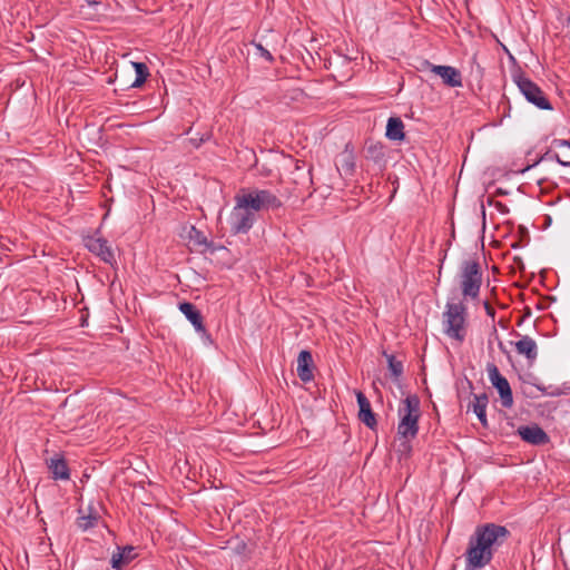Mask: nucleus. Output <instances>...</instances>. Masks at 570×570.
Returning <instances> with one entry per match:
<instances>
[{
	"mask_svg": "<svg viewBox=\"0 0 570 570\" xmlns=\"http://www.w3.org/2000/svg\"><path fill=\"white\" fill-rule=\"evenodd\" d=\"M88 250L97 255L102 262L112 265L115 255L108 242L102 237L89 236L85 239Z\"/></svg>",
	"mask_w": 570,
	"mask_h": 570,
	"instance_id": "1a4fd4ad",
	"label": "nucleus"
},
{
	"mask_svg": "<svg viewBox=\"0 0 570 570\" xmlns=\"http://www.w3.org/2000/svg\"><path fill=\"white\" fill-rule=\"evenodd\" d=\"M456 281L463 299L475 301L479 298L482 286V269L476 259H464L459 267Z\"/></svg>",
	"mask_w": 570,
	"mask_h": 570,
	"instance_id": "20e7f679",
	"label": "nucleus"
},
{
	"mask_svg": "<svg viewBox=\"0 0 570 570\" xmlns=\"http://www.w3.org/2000/svg\"><path fill=\"white\" fill-rule=\"evenodd\" d=\"M514 347L517 353L523 355L529 364H533L538 357V345L529 335H522L521 338L514 343Z\"/></svg>",
	"mask_w": 570,
	"mask_h": 570,
	"instance_id": "4468645a",
	"label": "nucleus"
},
{
	"mask_svg": "<svg viewBox=\"0 0 570 570\" xmlns=\"http://www.w3.org/2000/svg\"><path fill=\"white\" fill-rule=\"evenodd\" d=\"M256 48V50L259 52V55L268 62H272L274 60V57L272 56V53L265 49L262 43H256L254 42L253 43Z\"/></svg>",
	"mask_w": 570,
	"mask_h": 570,
	"instance_id": "bb28decb",
	"label": "nucleus"
},
{
	"mask_svg": "<svg viewBox=\"0 0 570 570\" xmlns=\"http://www.w3.org/2000/svg\"><path fill=\"white\" fill-rule=\"evenodd\" d=\"M236 197L255 214L259 210L275 209L282 206L279 198L267 189H253Z\"/></svg>",
	"mask_w": 570,
	"mask_h": 570,
	"instance_id": "423d86ee",
	"label": "nucleus"
},
{
	"mask_svg": "<svg viewBox=\"0 0 570 570\" xmlns=\"http://www.w3.org/2000/svg\"><path fill=\"white\" fill-rule=\"evenodd\" d=\"M505 527L495 523L478 525L469 539L464 553L465 570H478L489 564L494 552L509 537Z\"/></svg>",
	"mask_w": 570,
	"mask_h": 570,
	"instance_id": "f257e3e1",
	"label": "nucleus"
},
{
	"mask_svg": "<svg viewBox=\"0 0 570 570\" xmlns=\"http://www.w3.org/2000/svg\"><path fill=\"white\" fill-rule=\"evenodd\" d=\"M487 372L491 384L498 390L501 399V404L504 407H511L513 404V395L508 380L500 373L494 363L487 365Z\"/></svg>",
	"mask_w": 570,
	"mask_h": 570,
	"instance_id": "6e6552de",
	"label": "nucleus"
},
{
	"mask_svg": "<svg viewBox=\"0 0 570 570\" xmlns=\"http://www.w3.org/2000/svg\"><path fill=\"white\" fill-rule=\"evenodd\" d=\"M488 395L485 393L474 395L472 409L475 415L478 416L480 423L482 426H488V420H487V406H488Z\"/></svg>",
	"mask_w": 570,
	"mask_h": 570,
	"instance_id": "412c9836",
	"label": "nucleus"
},
{
	"mask_svg": "<svg viewBox=\"0 0 570 570\" xmlns=\"http://www.w3.org/2000/svg\"><path fill=\"white\" fill-rule=\"evenodd\" d=\"M397 435L401 439L412 440L419 432V419L421 416L420 399L415 394L402 400L399 410Z\"/></svg>",
	"mask_w": 570,
	"mask_h": 570,
	"instance_id": "7ed1b4c3",
	"label": "nucleus"
},
{
	"mask_svg": "<svg viewBox=\"0 0 570 570\" xmlns=\"http://www.w3.org/2000/svg\"><path fill=\"white\" fill-rule=\"evenodd\" d=\"M497 194H499V195H507V191H503L501 188H499V189L497 190Z\"/></svg>",
	"mask_w": 570,
	"mask_h": 570,
	"instance_id": "c756f323",
	"label": "nucleus"
},
{
	"mask_svg": "<svg viewBox=\"0 0 570 570\" xmlns=\"http://www.w3.org/2000/svg\"><path fill=\"white\" fill-rule=\"evenodd\" d=\"M557 151H548L541 157V161L546 159H556L562 166H570V141L557 139L553 141Z\"/></svg>",
	"mask_w": 570,
	"mask_h": 570,
	"instance_id": "ddd939ff",
	"label": "nucleus"
},
{
	"mask_svg": "<svg viewBox=\"0 0 570 570\" xmlns=\"http://www.w3.org/2000/svg\"><path fill=\"white\" fill-rule=\"evenodd\" d=\"M136 557L135 549L131 546L118 548V551L111 557V567L116 570H121Z\"/></svg>",
	"mask_w": 570,
	"mask_h": 570,
	"instance_id": "f3484780",
	"label": "nucleus"
},
{
	"mask_svg": "<svg viewBox=\"0 0 570 570\" xmlns=\"http://www.w3.org/2000/svg\"><path fill=\"white\" fill-rule=\"evenodd\" d=\"M340 161H341V167L346 175L353 174V171L355 169V159H354V156L352 153H347V151L343 153L341 155Z\"/></svg>",
	"mask_w": 570,
	"mask_h": 570,
	"instance_id": "393cba45",
	"label": "nucleus"
},
{
	"mask_svg": "<svg viewBox=\"0 0 570 570\" xmlns=\"http://www.w3.org/2000/svg\"><path fill=\"white\" fill-rule=\"evenodd\" d=\"M386 137L393 141L404 139V124L399 117H391L386 124Z\"/></svg>",
	"mask_w": 570,
	"mask_h": 570,
	"instance_id": "aec40b11",
	"label": "nucleus"
},
{
	"mask_svg": "<svg viewBox=\"0 0 570 570\" xmlns=\"http://www.w3.org/2000/svg\"><path fill=\"white\" fill-rule=\"evenodd\" d=\"M188 239L194 247L200 248L202 252H214L213 244L208 242L205 234L202 230L197 229L195 226L190 227L188 232Z\"/></svg>",
	"mask_w": 570,
	"mask_h": 570,
	"instance_id": "6ab92c4d",
	"label": "nucleus"
},
{
	"mask_svg": "<svg viewBox=\"0 0 570 570\" xmlns=\"http://www.w3.org/2000/svg\"><path fill=\"white\" fill-rule=\"evenodd\" d=\"M179 311L186 316V318L194 325L195 330L199 333H205L203 324V316L196 306L189 302L179 304Z\"/></svg>",
	"mask_w": 570,
	"mask_h": 570,
	"instance_id": "dca6fc26",
	"label": "nucleus"
},
{
	"mask_svg": "<svg viewBox=\"0 0 570 570\" xmlns=\"http://www.w3.org/2000/svg\"><path fill=\"white\" fill-rule=\"evenodd\" d=\"M521 439L533 445H542L549 442L548 434L538 425H523L518 429Z\"/></svg>",
	"mask_w": 570,
	"mask_h": 570,
	"instance_id": "f8f14e48",
	"label": "nucleus"
},
{
	"mask_svg": "<svg viewBox=\"0 0 570 570\" xmlns=\"http://www.w3.org/2000/svg\"><path fill=\"white\" fill-rule=\"evenodd\" d=\"M498 207H499V209H500L502 213L508 212V208H507L504 205H502L501 203H499V204H498Z\"/></svg>",
	"mask_w": 570,
	"mask_h": 570,
	"instance_id": "c85d7f7f",
	"label": "nucleus"
},
{
	"mask_svg": "<svg viewBox=\"0 0 570 570\" xmlns=\"http://www.w3.org/2000/svg\"><path fill=\"white\" fill-rule=\"evenodd\" d=\"M356 400L358 404V419L368 429L374 430L377 425L376 416L372 411L371 403L365 394L361 391L356 392Z\"/></svg>",
	"mask_w": 570,
	"mask_h": 570,
	"instance_id": "9d476101",
	"label": "nucleus"
},
{
	"mask_svg": "<svg viewBox=\"0 0 570 570\" xmlns=\"http://www.w3.org/2000/svg\"><path fill=\"white\" fill-rule=\"evenodd\" d=\"M468 307L464 301H448L442 313L443 333L451 340L462 343L468 335Z\"/></svg>",
	"mask_w": 570,
	"mask_h": 570,
	"instance_id": "f03ea898",
	"label": "nucleus"
},
{
	"mask_svg": "<svg viewBox=\"0 0 570 570\" xmlns=\"http://www.w3.org/2000/svg\"><path fill=\"white\" fill-rule=\"evenodd\" d=\"M512 78L520 92L530 104L542 110L553 109L542 89L530 78L525 77L522 72L514 73Z\"/></svg>",
	"mask_w": 570,
	"mask_h": 570,
	"instance_id": "39448f33",
	"label": "nucleus"
},
{
	"mask_svg": "<svg viewBox=\"0 0 570 570\" xmlns=\"http://www.w3.org/2000/svg\"><path fill=\"white\" fill-rule=\"evenodd\" d=\"M313 356L311 352L303 350L299 352L297 357V375L303 382H309L313 380Z\"/></svg>",
	"mask_w": 570,
	"mask_h": 570,
	"instance_id": "2eb2a0df",
	"label": "nucleus"
},
{
	"mask_svg": "<svg viewBox=\"0 0 570 570\" xmlns=\"http://www.w3.org/2000/svg\"><path fill=\"white\" fill-rule=\"evenodd\" d=\"M389 370L395 379L403 374V363L397 361L393 355H386Z\"/></svg>",
	"mask_w": 570,
	"mask_h": 570,
	"instance_id": "a878e982",
	"label": "nucleus"
},
{
	"mask_svg": "<svg viewBox=\"0 0 570 570\" xmlns=\"http://www.w3.org/2000/svg\"><path fill=\"white\" fill-rule=\"evenodd\" d=\"M48 468L55 480H68L70 478L67 462L61 456H55L49 460Z\"/></svg>",
	"mask_w": 570,
	"mask_h": 570,
	"instance_id": "a211bd4d",
	"label": "nucleus"
},
{
	"mask_svg": "<svg viewBox=\"0 0 570 570\" xmlns=\"http://www.w3.org/2000/svg\"><path fill=\"white\" fill-rule=\"evenodd\" d=\"M483 306H484L487 315L490 316L492 318V321H494V318H495V309L487 301L483 303Z\"/></svg>",
	"mask_w": 570,
	"mask_h": 570,
	"instance_id": "cd10ccee",
	"label": "nucleus"
},
{
	"mask_svg": "<svg viewBox=\"0 0 570 570\" xmlns=\"http://www.w3.org/2000/svg\"><path fill=\"white\" fill-rule=\"evenodd\" d=\"M86 4H80V13L86 19H95L98 16L97 8L101 4L95 0H83Z\"/></svg>",
	"mask_w": 570,
	"mask_h": 570,
	"instance_id": "5701e85b",
	"label": "nucleus"
},
{
	"mask_svg": "<svg viewBox=\"0 0 570 570\" xmlns=\"http://www.w3.org/2000/svg\"><path fill=\"white\" fill-rule=\"evenodd\" d=\"M431 70L442 78L444 85L451 88L462 87V76L456 68L451 66L431 65Z\"/></svg>",
	"mask_w": 570,
	"mask_h": 570,
	"instance_id": "9b49d317",
	"label": "nucleus"
},
{
	"mask_svg": "<svg viewBox=\"0 0 570 570\" xmlns=\"http://www.w3.org/2000/svg\"><path fill=\"white\" fill-rule=\"evenodd\" d=\"M98 518V514L92 512L80 515L77 520L78 527L82 530H88L97 524Z\"/></svg>",
	"mask_w": 570,
	"mask_h": 570,
	"instance_id": "b1692460",
	"label": "nucleus"
},
{
	"mask_svg": "<svg viewBox=\"0 0 570 570\" xmlns=\"http://www.w3.org/2000/svg\"><path fill=\"white\" fill-rule=\"evenodd\" d=\"M236 205L232 210L229 223L234 234L247 233L256 219V214L245 206L237 197Z\"/></svg>",
	"mask_w": 570,
	"mask_h": 570,
	"instance_id": "0eeeda50",
	"label": "nucleus"
},
{
	"mask_svg": "<svg viewBox=\"0 0 570 570\" xmlns=\"http://www.w3.org/2000/svg\"><path fill=\"white\" fill-rule=\"evenodd\" d=\"M132 66L135 68L136 78L131 82L130 87L138 88L147 80L149 76V70L146 63L144 62H132Z\"/></svg>",
	"mask_w": 570,
	"mask_h": 570,
	"instance_id": "4be33fe9",
	"label": "nucleus"
}]
</instances>
